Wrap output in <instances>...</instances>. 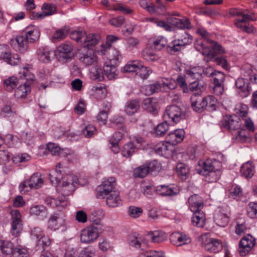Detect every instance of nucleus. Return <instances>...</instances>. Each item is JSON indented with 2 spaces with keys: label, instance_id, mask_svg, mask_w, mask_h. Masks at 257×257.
<instances>
[{
  "label": "nucleus",
  "instance_id": "nucleus-1",
  "mask_svg": "<svg viewBox=\"0 0 257 257\" xmlns=\"http://www.w3.org/2000/svg\"><path fill=\"white\" fill-rule=\"evenodd\" d=\"M196 32L204 38V42L198 40L194 45L195 49L202 55L213 58L216 54L225 53V50L220 45L207 38L209 34L204 28H197Z\"/></svg>",
  "mask_w": 257,
  "mask_h": 257
},
{
  "label": "nucleus",
  "instance_id": "nucleus-2",
  "mask_svg": "<svg viewBox=\"0 0 257 257\" xmlns=\"http://www.w3.org/2000/svg\"><path fill=\"white\" fill-rule=\"evenodd\" d=\"M40 35V32L37 27H29L26 28L22 35L11 39L10 44L14 50L24 53L27 51L29 43L37 40Z\"/></svg>",
  "mask_w": 257,
  "mask_h": 257
},
{
  "label": "nucleus",
  "instance_id": "nucleus-3",
  "mask_svg": "<svg viewBox=\"0 0 257 257\" xmlns=\"http://www.w3.org/2000/svg\"><path fill=\"white\" fill-rule=\"evenodd\" d=\"M221 163L216 160L207 159L202 163V169L199 173L205 176L206 181L208 182H215L221 175Z\"/></svg>",
  "mask_w": 257,
  "mask_h": 257
},
{
  "label": "nucleus",
  "instance_id": "nucleus-4",
  "mask_svg": "<svg viewBox=\"0 0 257 257\" xmlns=\"http://www.w3.org/2000/svg\"><path fill=\"white\" fill-rule=\"evenodd\" d=\"M76 55L79 61L85 66L95 65L98 58L93 50L87 47H82L78 50Z\"/></svg>",
  "mask_w": 257,
  "mask_h": 257
},
{
  "label": "nucleus",
  "instance_id": "nucleus-5",
  "mask_svg": "<svg viewBox=\"0 0 257 257\" xmlns=\"http://www.w3.org/2000/svg\"><path fill=\"white\" fill-rule=\"evenodd\" d=\"M64 169L61 163H58L56 166L55 171L53 174H49V178L52 184L57 187V190L62 194L64 185L63 181Z\"/></svg>",
  "mask_w": 257,
  "mask_h": 257
},
{
  "label": "nucleus",
  "instance_id": "nucleus-6",
  "mask_svg": "<svg viewBox=\"0 0 257 257\" xmlns=\"http://www.w3.org/2000/svg\"><path fill=\"white\" fill-rule=\"evenodd\" d=\"M183 115L181 109L177 105L168 106L164 114V119L166 121L177 123L182 119Z\"/></svg>",
  "mask_w": 257,
  "mask_h": 257
},
{
  "label": "nucleus",
  "instance_id": "nucleus-7",
  "mask_svg": "<svg viewBox=\"0 0 257 257\" xmlns=\"http://www.w3.org/2000/svg\"><path fill=\"white\" fill-rule=\"evenodd\" d=\"M201 238V245L206 251L216 253L222 250L223 246L220 240L207 237L206 235H202Z\"/></svg>",
  "mask_w": 257,
  "mask_h": 257
},
{
  "label": "nucleus",
  "instance_id": "nucleus-8",
  "mask_svg": "<svg viewBox=\"0 0 257 257\" xmlns=\"http://www.w3.org/2000/svg\"><path fill=\"white\" fill-rule=\"evenodd\" d=\"M230 210L227 206L219 207L214 215V221L220 227L226 226L229 222Z\"/></svg>",
  "mask_w": 257,
  "mask_h": 257
},
{
  "label": "nucleus",
  "instance_id": "nucleus-9",
  "mask_svg": "<svg viewBox=\"0 0 257 257\" xmlns=\"http://www.w3.org/2000/svg\"><path fill=\"white\" fill-rule=\"evenodd\" d=\"M241 124V119L236 115H226L221 121V125L230 132L239 129Z\"/></svg>",
  "mask_w": 257,
  "mask_h": 257
},
{
  "label": "nucleus",
  "instance_id": "nucleus-10",
  "mask_svg": "<svg viewBox=\"0 0 257 257\" xmlns=\"http://www.w3.org/2000/svg\"><path fill=\"white\" fill-rule=\"evenodd\" d=\"M10 214L12 220V233L13 235L17 236L23 229L21 214L19 210L15 209L11 210Z\"/></svg>",
  "mask_w": 257,
  "mask_h": 257
},
{
  "label": "nucleus",
  "instance_id": "nucleus-11",
  "mask_svg": "<svg viewBox=\"0 0 257 257\" xmlns=\"http://www.w3.org/2000/svg\"><path fill=\"white\" fill-rule=\"evenodd\" d=\"M255 244V238L250 234H247L240 240L238 252L241 256H245L253 248Z\"/></svg>",
  "mask_w": 257,
  "mask_h": 257
},
{
  "label": "nucleus",
  "instance_id": "nucleus-12",
  "mask_svg": "<svg viewBox=\"0 0 257 257\" xmlns=\"http://www.w3.org/2000/svg\"><path fill=\"white\" fill-rule=\"evenodd\" d=\"M98 236L97 228L94 226H89L81 231L80 240L83 243H90L95 240Z\"/></svg>",
  "mask_w": 257,
  "mask_h": 257
},
{
  "label": "nucleus",
  "instance_id": "nucleus-13",
  "mask_svg": "<svg viewBox=\"0 0 257 257\" xmlns=\"http://www.w3.org/2000/svg\"><path fill=\"white\" fill-rule=\"evenodd\" d=\"M116 185L115 178L110 177L103 181L102 185L97 190V196L98 198H104L111 192H113V189Z\"/></svg>",
  "mask_w": 257,
  "mask_h": 257
},
{
  "label": "nucleus",
  "instance_id": "nucleus-14",
  "mask_svg": "<svg viewBox=\"0 0 257 257\" xmlns=\"http://www.w3.org/2000/svg\"><path fill=\"white\" fill-rule=\"evenodd\" d=\"M191 107L196 112L200 113L203 112L206 108V103H205V97L198 94L194 93L190 98Z\"/></svg>",
  "mask_w": 257,
  "mask_h": 257
},
{
  "label": "nucleus",
  "instance_id": "nucleus-15",
  "mask_svg": "<svg viewBox=\"0 0 257 257\" xmlns=\"http://www.w3.org/2000/svg\"><path fill=\"white\" fill-rule=\"evenodd\" d=\"M127 242L130 246L137 249L143 250L145 245L144 237L136 232L129 234Z\"/></svg>",
  "mask_w": 257,
  "mask_h": 257
},
{
  "label": "nucleus",
  "instance_id": "nucleus-16",
  "mask_svg": "<svg viewBox=\"0 0 257 257\" xmlns=\"http://www.w3.org/2000/svg\"><path fill=\"white\" fill-rule=\"evenodd\" d=\"M235 86L238 89V93L241 97H246L250 93L249 82L247 79L238 78L235 82Z\"/></svg>",
  "mask_w": 257,
  "mask_h": 257
},
{
  "label": "nucleus",
  "instance_id": "nucleus-17",
  "mask_svg": "<svg viewBox=\"0 0 257 257\" xmlns=\"http://www.w3.org/2000/svg\"><path fill=\"white\" fill-rule=\"evenodd\" d=\"M203 67L201 66L190 67L186 69L185 75L189 81L193 80H199L203 77Z\"/></svg>",
  "mask_w": 257,
  "mask_h": 257
},
{
  "label": "nucleus",
  "instance_id": "nucleus-18",
  "mask_svg": "<svg viewBox=\"0 0 257 257\" xmlns=\"http://www.w3.org/2000/svg\"><path fill=\"white\" fill-rule=\"evenodd\" d=\"M185 131L183 129H177L170 133L166 138L167 142L173 145L181 143L185 137Z\"/></svg>",
  "mask_w": 257,
  "mask_h": 257
},
{
  "label": "nucleus",
  "instance_id": "nucleus-19",
  "mask_svg": "<svg viewBox=\"0 0 257 257\" xmlns=\"http://www.w3.org/2000/svg\"><path fill=\"white\" fill-rule=\"evenodd\" d=\"M188 203L191 211H200L204 207L203 199L197 194H193L189 197Z\"/></svg>",
  "mask_w": 257,
  "mask_h": 257
},
{
  "label": "nucleus",
  "instance_id": "nucleus-20",
  "mask_svg": "<svg viewBox=\"0 0 257 257\" xmlns=\"http://www.w3.org/2000/svg\"><path fill=\"white\" fill-rule=\"evenodd\" d=\"M156 192L162 196H171L177 195L179 192V190L176 187L161 185L156 188Z\"/></svg>",
  "mask_w": 257,
  "mask_h": 257
},
{
  "label": "nucleus",
  "instance_id": "nucleus-21",
  "mask_svg": "<svg viewBox=\"0 0 257 257\" xmlns=\"http://www.w3.org/2000/svg\"><path fill=\"white\" fill-rule=\"evenodd\" d=\"M78 184V179L77 176L72 173L65 175V191H68V195L75 191L76 185Z\"/></svg>",
  "mask_w": 257,
  "mask_h": 257
},
{
  "label": "nucleus",
  "instance_id": "nucleus-22",
  "mask_svg": "<svg viewBox=\"0 0 257 257\" xmlns=\"http://www.w3.org/2000/svg\"><path fill=\"white\" fill-rule=\"evenodd\" d=\"M38 60L43 63L50 62L54 58V52L47 48L41 47L37 51Z\"/></svg>",
  "mask_w": 257,
  "mask_h": 257
},
{
  "label": "nucleus",
  "instance_id": "nucleus-23",
  "mask_svg": "<svg viewBox=\"0 0 257 257\" xmlns=\"http://www.w3.org/2000/svg\"><path fill=\"white\" fill-rule=\"evenodd\" d=\"M143 107L145 110L154 115L158 113V102L156 98H146L143 101Z\"/></svg>",
  "mask_w": 257,
  "mask_h": 257
},
{
  "label": "nucleus",
  "instance_id": "nucleus-24",
  "mask_svg": "<svg viewBox=\"0 0 257 257\" xmlns=\"http://www.w3.org/2000/svg\"><path fill=\"white\" fill-rule=\"evenodd\" d=\"M106 198V204L111 207H117L122 204V200L117 191L111 192Z\"/></svg>",
  "mask_w": 257,
  "mask_h": 257
},
{
  "label": "nucleus",
  "instance_id": "nucleus-25",
  "mask_svg": "<svg viewBox=\"0 0 257 257\" xmlns=\"http://www.w3.org/2000/svg\"><path fill=\"white\" fill-rule=\"evenodd\" d=\"M193 212L192 217V222L193 224L199 227L204 226L205 223V215L202 210L192 211Z\"/></svg>",
  "mask_w": 257,
  "mask_h": 257
},
{
  "label": "nucleus",
  "instance_id": "nucleus-26",
  "mask_svg": "<svg viewBox=\"0 0 257 257\" xmlns=\"http://www.w3.org/2000/svg\"><path fill=\"white\" fill-rule=\"evenodd\" d=\"M44 180L40 173H34L29 180V186L31 189H38L42 186Z\"/></svg>",
  "mask_w": 257,
  "mask_h": 257
},
{
  "label": "nucleus",
  "instance_id": "nucleus-27",
  "mask_svg": "<svg viewBox=\"0 0 257 257\" xmlns=\"http://www.w3.org/2000/svg\"><path fill=\"white\" fill-rule=\"evenodd\" d=\"M165 82H156L154 84L146 85L144 88V92L147 95H152L155 92H158L161 89L164 87Z\"/></svg>",
  "mask_w": 257,
  "mask_h": 257
},
{
  "label": "nucleus",
  "instance_id": "nucleus-28",
  "mask_svg": "<svg viewBox=\"0 0 257 257\" xmlns=\"http://www.w3.org/2000/svg\"><path fill=\"white\" fill-rule=\"evenodd\" d=\"M0 247L3 255L4 257H10L13 255L14 249L12 243L7 241H2L0 242Z\"/></svg>",
  "mask_w": 257,
  "mask_h": 257
},
{
  "label": "nucleus",
  "instance_id": "nucleus-29",
  "mask_svg": "<svg viewBox=\"0 0 257 257\" xmlns=\"http://www.w3.org/2000/svg\"><path fill=\"white\" fill-rule=\"evenodd\" d=\"M100 37L98 35L94 34H90L86 35L85 34V37L83 38V42H84V46L83 47H87L88 48L96 45L99 40Z\"/></svg>",
  "mask_w": 257,
  "mask_h": 257
},
{
  "label": "nucleus",
  "instance_id": "nucleus-30",
  "mask_svg": "<svg viewBox=\"0 0 257 257\" xmlns=\"http://www.w3.org/2000/svg\"><path fill=\"white\" fill-rule=\"evenodd\" d=\"M171 22L175 26L180 29H191V24L188 19H178L172 18L171 19Z\"/></svg>",
  "mask_w": 257,
  "mask_h": 257
},
{
  "label": "nucleus",
  "instance_id": "nucleus-31",
  "mask_svg": "<svg viewBox=\"0 0 257 257\" xmlns=\"http://www.w3.org/2000/svg\"><path fill=\"white\" fill-rule=\"evenodd\" d=\"M241 175L245 178H250L254 174V167L252 164L247 162L243 164L240 168Z\"/></svg>",
  "mask_w": 257,
  "mask_h": 257
},
{
  "label": "nucleus",
  "instance_id": "nucleus-32",
  "mask_svg": "<svg viewBox=\"0 0 257 257\" xmlns=\"http://www.w3.org/2000/svg\"><path fill=\"white\" fill-rule=\"evenodd\" d=\"M110 127H117L122 132H126L125 127L123 124V118L119 116H115L109 120Z\"/></svg>",
  "mask_w": 257,
  "mask_h": 257
},
{
  "label": "nucleus",
  "instance_id": "nucleus-33",
  "mask_svg": "<svg viewBox=\"0 0 257 257\" xmlns=\"http://www.w3.org/2000/svg\"><path fill=\"white\" fill-rule=\"evenodd\" d=\"M3 59L7 63L11 65H16L20 62V58L19 56L16 54H13L9 52H3Z\"/></svg>",
  "mask_w": 257,
  "mask_h": 257
},
{
  "label": "nucleus",
  "instance_id": "nucleus-34",
  "mask_svg": "<svg viewBox=\"0 0 257 257\" xmlns=\"http://www.w3.org/2000/svg\"><path fill=\"white\" fill-rule=\"evenodd\" d=\"M140 108L139 101L137 100H132L127 101L125 106V111L128 115H132L136 113Z\"/></svg>",
  "mask_w": 257,
  "mask_h": 257
},
{
  "label": "nucleus",
  "instance_id": "nucleus-35",
  "mask_svg": "<svg viewBox=\"0 0 257 257\" xmlns=\"http://www.w3.org/2000/svg\"><path fill=\"white\" fill-rule=\"evenodd\" d=\"M176 169L179 177L182 180H186L189 176V168L184 163H179Z\"/></svg>",
  "mask_w": 257,
  "mask_h": 257
},
{
  "label": "nucleus",
  "instance_id": "nucleus-36",
  "mask_svg": "<svg viewBox=\"0 0 257 257\" xmlns=\"http://www.w3.org/2000/svg\"><path fill=\"white\" fill-rule=\"evenodd\" d=\"M137 149L136 146L134 143L131 142L125 144L121 152L122 155L126 158H129L135 153Z\"/></svg>",
  "mask_w": 257,
  "mask_h": 257
},
{
  "label": "nucleus",
  "instance_id": "nucleus-37",
  "mask_svg": "<svg viewBox=\"0 0 257 257\" xmlns=\"http://www.w3.org/2000/svg\"><path fill=\"white\" fill-rule=\"evenodd\" d=\"M103 217V212L102 210L93 209L91 210V214L89 216V220L90 221L94 224H99L101 222V219Z\"/></svg>",
  "mask_w": 257,
  "mask_h": 257
},
{
  "label": "nucleus",
  "instance_id": "nucleus-38",
  "mask_svg": "<svg viewBox=\"0 0 257 257\" xmlns=\"http://www.w3.org/2000/svg\"><path fill=\"white\" fill-rule=\"evenodd\" d=\"M143 58L149 62L157 61L159 59V57L152 50L146 48L142 51Z\"/></svg>",
  "mask_w": 257,
  "mask_h": 257
},
{
  "label": "nucleus",
  "instance_id": "nucleus-39",
  "mask_svg": "<svg viewBox=\"0 0 257 257\" xmlns=\"http://www.w3.org/2000/svg\"><path fill=\"white\" fill-rule=\"evenodd\" d=\"M66 248H65V257H75L77 251L75 242L73 240L65 242Z\"/></svg>",
  "mask_w": 257,
  "mask_h": 257
},
{
  "label": "nucleus",
  "instance_id": "nucleus-40",
  "mask_svg": "<svg viewBox=\"0 0 257 257\" xmlns=\"http://www.w3.org/2000/svg\"><path fill=\"white\" fill-rule=\"evenodd\" d=\"M30 91L31 88L30 86L27 83H25L24 85H20L16 89L15 95L17 98H23L25 97Z\"/></svg>",
  "mask_w": 257,
  "mask_h": 257
},
{
  "label": "nucleus",
  "instance_id": "nucleus-41",
  "mask_svg": "<svg viewBox=\"0 0 257 257\" xmlns=\"http://www.w3.org/2000/svg\"><path fill=\"white\" fill-rule=\"evenodd\" d=\"M149 173V169L146 164L140 166L134 170V175L136 178H143Z\"/></svg>",
  "mask_w": 257,
  "mask_h": 257
},
{
  "label": "nucleus",
  "instance_id": "nucleus-42",
  "mask_svg": "<svg viewBox=\"0 0 257 257\" xmlns=\"http://www.w3.org/2000/svg\"><path fill=\"white\" fill-rule=\"evenodd\" d=\"M103 71L105 75L109 80L115 78L118 74L116 68L112 65H104Z\"/></svg>",
  "mask_w": 257,
  "mask_h": 257
},
{
  "label": "nucleus",
  "instance_id": "nucleus-43",
  "mask_svg": "<svg viewBox=\"0 0 257 257\" xmlns=\"http://www.w3.org/2000/svg\"><path fill=\"white\" fill-rule=\"evenodd\" d=\"M43 15L45 18L51 16L56 12V7L52 4L45 3L42 7Z\"/></svg>",
  "mask_w": 257,
  "mask_h": 257
},
{
  "label": "nucleus",
  "instance_id": "nucleus-44",
  "mask_svg": "<svg viewBox=\"0 0 257 257\" xmlns=\"http://www.w3.org/2000/svg\"><path fill=\"white\" fill-rule=\"evenodd\" d=\"M205 103H206L205 109L209 111L216 110L217 108V100L212 95H208L205 97Z\"/></svg>",
  "mask_w": 257,
  "mask_h": 257
},
{
  "label": "nucleus",
  "instance_id": "nucleus-45",
  "mask_svg": "<svg viewBox=\"0 0 257 257\" xmlns=\"http://www.w3.org/2000/svg\"><path fill=\"white\" fill-rule=\"evenodd\" d=\"M255 19L251 15H243L242 18H238L235 22L236 27L241 29L242 30L246 26L245 23L249 21H254Z\"/></svg>",
  "mask_w": 257,
  "mask_h": 257
},
{
  "label": "nucleus",
  "instance_id": "nucleus-46",
  "mask_svg": "<svg viewBox=\"0 0 257 257\" xmlns=\"http://www.w3.org/2000/svg\"><path fill=\"white\" fill-rule=\"evenodd\" d=\"M4 83L6 89L8 91H11L16 87L18 84V81L16 77L12 76L5 80Z\"/></svg>",
  "mask_w": 257,
  "mask_h": 257
},
{
  "label": "nucleus",
  "instance_id": "nucleus-47",
  "mask_svg": "<svg viewBox=\"0 0 257 257\" xmlns=\"http://www.w3.org/2000/svg\"><path fill=\"white\" fill-rule=\"evenodd\" d=\"M166 120L163 122L159 123L155 129V133L157 136H164L169 128V125Z\"/></svg>",
  "mask_w": 257,
  "mask_h": 257
},
{
  "label": "nucleus",
  "instance_id": "nucleus-48",
  "mask_svg": "<svg viewBox=\"0 0 257 257\" xmlns=\"http://www.w3.org/2000/svg\"><path fill=\"white\" fill-rule=\"evenodd\" d=\"M167 239L166 234L162 232L156 231L151 234V240L154 243H160Z\"/></svg>",
  "mask_w": 257,
  "mask_h": 257
},
{
  "label": "nucleus",
  "instance_id": "nucleus-49",
  "mask_svg": "<svg viewBox=\"0 0 257 257\" xmlns=\"http://www.w3.org/2000/svg\"><path fill=\"white\" fill-rule=\"evenodd\" d=\"M140 63L137 61H133L132 62H129L127 64L123 67V71L125 72H137L139 69Z\"/></svg>",
  "mask_w": 257,
  "mask_h": 257
},
{
  "label": "nucleus",
  "instance_id": "nucleus-50",
  "mask_svg": "<svg viewBox=\"0 0 257 257\" xmlns=\"http://www.w3.org/2000/svg\"><path fill=\"white\" fill-rule=\"evenodd\" d=\"M30 67H26L23 69L20 73L23 74L21 78L25 79L28 82H33L35 79V75L31 72Z\"/></svg>",
  "mask_w": 257,
  "mask_h": 257
},
{
  "label": "nucleus",
  "instance_id": "nucleus-51",
  "mask_svg": "<svg viewBox=\"0 0 257 257\" xmlns=\"http://www.w3.org/2000/svg\"><path fill=\"white\" fill-rule=\"evenodd\" d=\"M166 39L163 37H158L152 42V46L157 50H161L166 45Z\"/></svg>",
  "mask_w": 257,
  "mask_h": 257
},
{
  "label": "nucleus",
  "instance_id": "nucleus-52",
  "mask_svg": "<svg viewBox=\"0 0 257 257\" xmlns=\"http://www.w3.org/2000/svg\"><path fill=\"white\" fill-rule=\"evenodd\" d=\"M47 209L45 206L42 205H36L31 207L29 212L31 215H40L43 213H46Z\"/></svg>",
  "mask_w": 257,
  "mask_h": 257
},
{
  "label": "nucleus",
  "instance_id": "nucleus-53",
  "mask_svg": "<svg viewBox=\"0 0 257 257\" xmlns=\"http://www.w3.org/2000/svg\"><path fill=\"white\" fill-rule=\"evenodd\" d=\"M29 256L27 249L21 245H18L14 249V257H29Z\"/></svg>",
  "mask_w": 257,
  "mask_h": 257
},
{
  "label": "nucleus",
  "instance_id": "nucleus-54",
  "mask_svg": "<svg viewBox=\"0 0 257 257\" xmlns=\"http://www.w3.org/2000/svg\"><path fill=\"white\" fill-rule=\"evenodd\" d=\"M192 37L187 33H184L176 40L181 45L184 46L190 44L192 42Z\"/></svg>",
  "mask_w": 257,
  "mask_h": 257
},
{
  "label": "nucleus",
  "instance_id": "nucleus-55",
  "mask_svg": "<svg viewBox=\"0 0 257 257\" xmlns=\"http://www.w3.org/2000/svg\"><path fill=\"white\" fill-rule=\"evenodd\" d=\"M54 56L59 62L64 63V44H61L58 46L54 53Z\"/></svg>",
  "mask_w": 257,
  "mask_h": 257
},
{
  "label": "nucleus",
  "instance_id": "nucleus-56",
  "mask_svg": "<svg viewBox=\"0 0 257 257\" xmlns=\"http://www.w3.org/2000/svg\"><path fill=\"white\" fill-rule=\"evenodd\" d=\"M69 37L76 42H83V38L85 37V33L82 31H73L69 34Z\"/></svg>",
  "mask_w": 257,
  "mask_h": 257
},
{
  "label": "nucleus",
  "instance_id": "nucleus-57",
  "mask_svg": "<svg viewBox=\"0 0 257 257\" xmlns=\"http://www.w3.org/2000/svg\"><path fill=\"white\" fill-rule=\"evenodd\" d=\"M65 160L69 163H73L78 160V157L73 151L65 149Z\"/></svg>",
  "mask_w": 257,
  "mask_h": 257
},
{
  "label": "nucleus",
  "instance_id": "nucleus-58",
  "mask_svg": "<svg viewBox=\"0 0 257 257\" xmlns=\"http://www.w3.org/2000/svg\"><path fill=\"white\" fill-rule=\"evenodd\" d=\"M247 213L250 218L257 217V203L250 202L248 205Z\"/></svg>",
  "mask_w": 257,
  "mask_h": 257
},
{
  "label": "nucleus",
  "instance_id": "nucleus-59",
  "mask_svg": "<svg viewBox=\"0 0 257 257\" xmlns=\"http://www.w3.org/2000/svg\"><path fill=\"white\" fill-rule=\"evenodd\" d=\"M181 48V45L176 40L173 41L170 45L167 46V50L171 54H174L179 51Z\"/></svg>",
  "mask_w": 257,
  "mask_h": 257
},
{
  "label": "nucleus",
  "instance_id": "nucleus-60",
  "mask_svg": "<svg viewBox=\"0 0 257 257\" xmlns=\"http://www.w3.org/2000/svg\"><path fill=\"white\" fill-rule=\"evenodd\" d=\"M250 139V135L248 131L241 129L238 132V135L236 137V139L241 143L247 142Z\"/></svg>",
  "mask_w": 257,
  "mask_h": 257
},
{
  "label": "nucleus",
  "instance_id": "nucleus-61",
  "mask_svg": "<svg viewBox=\"0 0 257 257\" xmlns=\"http://www.w3.org/2000/svg\"><path fill=\"white\" fill-rule=\"evenodd\" d=\"M76 53L73 50L71 44L65 43V61H70L75 56Z\"/></svg>",
  "mask_w": 257,
  "mask_h": 257
},
{
  "label": "nucleus",
  "instance_id": "nucleus-62",
  "mask_svg": "<svg viewBox=\"0 0 257 257\" xmlns=\"http://www.w3.org/2000/svg\"><path fill=\"white\" fill-rule=\"evenodd\" d=\"M148 21L156 24L158 27L163 28L166 31H171L172 30V27L165 21L153 18H149Z\"/></svg>",
  "mask_w": 257,
  "mask_h": 257
},
{
  "label": "nucleus",
  "instance_id": "nucleus-63",
  "mask_svg": "<svg viewBox=\"0 0 257 257\" xmlns=\"http://www.w3.org/2000/svg\"><path fill=\"white\" fill-rule=\"evenodd\" d=\"M189 82L188 79H187L186 75L184 76L182 75H179L177 78V82L178 85L183 89V92L186 93L188 92V87L186 82Z\"/></svg>",
  "mask_w": 257,
  "mask_h": 257
},
{
  "label": "nucleus",
  "instance_id": "nucleus-64",
  "mask_svg": "<svg viewBox=\"0 0 257 257\" xmlns=\"http://www.w3.org/2000/svg\"><path fill=\"white\" fill-rule=\"evenodd\" d=\"M151 70L147 67L143 66L141 64H139V69L137 74L143 79H146L151 73Z\"/></svg>",
  "mask_w": 257,
  "mask_h": 257
}]
</instances>
